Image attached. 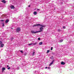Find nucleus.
Listing matches in <instances>:
<instances>
[{
	"label": "nucleus",
	"instance_id": "nucleus-1",
	"mask_svg": "<svg viewBox=\"0 0 74 74\" xmlns=\"http://www.w3.org/2000/svg\"><path fill=\"white\" fill-rule=\"evenodd\" d=\"M41 26L42 27H45V25H41L40 24H37L33 25V26Z\"/></svg>",
	"mask_w": 74,
	"mask_h": 74
},
{
	"label": "nucleus",
	"instance_id": "nucleus-2",
	"mask_svg": "<svg viewBox=\"0 0 74 74\" xmlns=\"http://www.w3.org/2000/svg\"><path fill=\"white\" fill-rule=\"evenodd\" d=\"M39 29L40 30L38 31H37L38 33V32L41 33V32H42L43 29H44V28L41 27H40V28H39Z\"/></svg>",
	"mask_w": 74,
	"mask_h": 74
},
{
	"label": "nucleus",
	"instance_id": "nucleus-3",
	"mask_svg": "<svg viewBox=\"0 0 74 74\" xmlns=\"http://www.w3.org/2000/svg\"><path fill=\"white\" fill-rule=\"evenodd\" d=\"M21 28L18 27H17L16 29V32H18V33H19V31H21Z\"/></svg>",
	"mask_w": 74,
	"mask_h": 74
},
{
	"label": "nucleus",
	"instance_id": "nucleus-4",
	"mask_svg": "<svg viewBox=\"0 0 74 74\" xmlns=\"http://www.w3.org/2000/svg\"><path fill=\"white\" fill-rule=\"evenodd\" d=\"M38 44V42H36L34 43H31L30 44H28L29 45H33V44L34 45H36V44Z\"/></svg>",
	"mask_w": 74,
	"mask_h": 74
},
{
	"label": "nucleus",
	"instance_id": "nucleus-5",
	"mask_svg": "<svg viewBox=\"0 0 74 74\" xmlns=\"http://www.w3.org/2000/svg\"><path fill=\"white\" fill-rule=\"evenodd\" d=\"M31 32L32 34H35V33H38V31H36V32H34L33 31H31Z\"/></svg>",
	"mask_w": 74,
	"mask_h": 74
},
{
	"label": "nucleus",
	"instance_id": "nucleus-6",
	"mask_svg": "<svg viewBox=\"0 0 74 74\" xmlns=\"http://www.w3.org/2000/svg\"><path fill=\"white\" fill-rule=\"evenodd\" d=\"M10 8H11V9H14V8H15V7H14V6L12 5L10 6Z\"/></svg>",
	"mask_w": 74,
	"mask_h": 74
},
{
	"label": "nucleus",
	"instance_id": "nucleus-7",
	"mask_svg": "<svg viewBox=\"0 0 74 74\" xmlns=\"http://www.w3.org/2000/svg\"><path fill=\"white\" fill-rule=\"evenodd\" d=\"M61 64H62V65H64L65 64H66V63L65 62H62L61 63Z\"/></svg>",
	"mask_w": 74,
	"mask_h": 74
},
{
	"label": "nucleus",
	"instance_id": "nucleus-8",
	"mask_svg": "<svg viewBox=\"0 0 74 74\" xmlns=\"http://www.w3.org/2000/svg\"><path fill=\"white\" fill-rule=\"evenodd\" d=\"M53 62H54V60H53V61H52V62L49 64V66H51L53 63Z\"/></svg>",
	"mask_w": 74,
	"mask_h": 74
},
{
	"label": "nucleus",
	"instance_id": "nucleus-9",
	"mask_svg": "<svg viewBox=\"0 0 74 74\" xmlns=\"http://www.w3.org/2000/svg\"><path fill=\"white\" fill-rule=\"evenodd\" d=\"M1 2H2L3 3H6V1L4 0L1 1Z\"/></svg>",
	"mask_w": 74,
	"mask_h": 74
},
{
	"label": "nucleus",
	"instance_id": "nucleus-10",
	"mask_svg": "<svg viewBox=\"0 0 74 74\" xmlns=\"http://www.w3.org/2000/svg\"><path fill=\"white\" fill-rule=\"evenodd\" d=\"M9 21V20H6L5 21V23H8V22Z\"/></svg>",
	"mask_w": 74,
	"mask_h": 74
},
{
	"label": "nucleus",
	"instance_id": "nucleus-11",
	"mask_svg": "<svg viewBox=\"0 0 74 74\" xmlns=\"http://www.w3.org/2000/svg\"><path fill=\"white\" fill-rule=\"evenodd\" d=\"M39 44L40 45H42V42H39Z\"/></svg>",
	"mask_w": 74,
	"mask_h": 74
},
{
	"label": "nucleus",
	"instance_id": "nucleus-12",
	"mask_svg": "<svg viewBox=\"0 0 74 74\" xmlns=\"http://www.w3.org/2000/svg\"><path fill=\"white\" fill-rule=\"evenodd\" d=\"M34 15H36L37 14V12H34Z\"/></svg>",
	"mask_w": 74,
	"mask_h": 74
},
{
	"label": "nucleus",
	"instance_id": "nucleus-13",
	"mask_svg": "<svg viewBox=\"0 0 74 74\" xmlns=\"http://www.w3.org/2000/svg\"><path fill=\"white\" fill-rule=\"evenodd\" d=\"M4 46V44H1V47H3Z\"/></svg>",
	"mask_w": 74,
	"mask_h": 74
},
{
	"label": "nucleus",
	"instance_id": "nucleus-14",
	"mask_svg": "<svg viewBox=\"0 0 74 74\" xmlns=\"http://www.w3.org/2000/svg\"><path fill=\"white\" fill-rule=\"evenodd\" d=\"M13 39H14V38H13V37H12L11 38V41H12Z\"/></svg>",
	"mask_w": 74,
	"mask_h": 74
},
{
	"label": "nucleus",
	"instance_id": "nucleus-15",
	"mask_svg": "<svg viewBox=\"0 0 74 74\" xmlns=\"http://www.w3.org/2000/svg\"><path fill=\"white\" fill-rule=\"evenodd\" d=\"M63 40H61L60 41V42H63Z\"/></svg>",
	"mask_w": 74,
	"mask_h": 74
},
{
	"label": "nucleus",
	"instance_id": "nucleus-16",
	"mask_svg": "<svg viewBox=\"0 0 74 74\" xmlns=\"http://www.w3.org/2000/svg\"><path fill=\"white\" fill-rule=\"evenodd\" d=\"M5 68H3V67L2 68V70L3 71H4V70H5Z\"/></svg>",
	"mask_w": 74,
	"mask_h": 74
},
{
	"label": "nucleus",
	"instance_id": "nucleus-17",
	"mask_svg": "<svg viewBox=\"0 0 74 74\" xmlns=\"http://www.w3.org/2000/svg\"><path fill=\"white\" fill-rule=\"evenodd\" d=\"M40 9H37V11H38V12H39V11H40Z\"/></svg>",
	"mask_w": 74,
	"mask_h": 74
},
{
	"label": "nucleus",
	"instance_id": "nucleus-18",
	"mask_svg": "<svg viewBox=\"0 0 74 74\" xmlns=\"http://www.w3.org/2000/svg\"><path fill=\"white\" fill-rule=\"evenodd\" d=\"M50 51L49 50H47V53H49V52Z\"/></svg>",
	"mask_w": 74,
	"mask_h": 74
},
{
	"label": "nucleus",
	"instance_id": "nucleus-19",
	"mask_svg": "<svg viewBox=\"0 0 74 74\" xmlns=\"http://www.w3.org/2000/svg\"><path fill=\"white\" fill-rule=\"evenodd\" d=\"M35 53L34 52H33V54H32V56H34V54Z\"/></svg>",
	"mask_w": 74,
	"mask_h": 74
},
{
	"label": "nucleus",
	"instance_id": "nucleus-20",
	"mask_svg": "<svg viewBox=\"0 0 74 74\" xmlns=\"http://www.w3.org/2000/svg\"><path fill=\"white\" fill-rule=\"evenodd\" d=\"M2 24H3L2 26L3 27H4V23H3Z\"/></svg>",
	"mask_w": 74,
	"mask_h": 74
},
{
	"label": "nucleus",
	"instance_id": "nucleus-21",
	"mask_svg": "<svg viewBox=\"0 0 74 74\" xmlns=\"http://www.w3.org/2000/svg\"><path fill=\"white\" fill-rule=\"evenodd\" d=\"M10 68H11V67H9L7 68V69H8V70H10Z\"/></svg>",
	"mask_w": 74,
	"mask_h": 74
},
{
	"label": "nucleus",
	"instance_id": "nucleus-22",
	"mask_svg": "<svg viewBox=\"0 0 74 74\" xmlns=\"http://www.w3.org/2000/svg\"><path fill=\"white\" fill-rule=\"evenodd\" d=\"M1 44H2V42H1V41H0V45H1Z\"/></svg>",
	"mask_w": 74,
	"mask_h": 74
},
{
	"label": "nucleus",
	"instance_id": "nucleus-23",
	"mask_svg": "<svg viewBox=\"0 0 74 74\" xmlns=\"http://www.w3.org/2000/svg\"><path fill=\"white\" fill-rule=\"evenodd\" d=\"M4 20H0V21H1V22H4Z\"/></svg>",
	"mask_w": 74,
	"mask_h": 74
},
{
	"label": "nucleus",
	"instance_id": "nucleus-24",
	"mask_svg": "<svg viewBox=\"0 0 74 74\" xmlns=\"http://www.w3.org/2000/svg\"><path fill=\"white\" fill-rule=\"evenodd\" d=\"M20 52H21L22 53H23V51H20Z\"/></svg>",
	"mask_w": 74,
	"mask_h": 74
},
{
	"label": "nucleus",
	"instance_id": "nucleus-25",
	"mask_svg": "<svg viewBox=\"0 0 74 74\" xmlns=\"http://www.w3.org/2000/svg\"><path fill=\"white\" fill-rule=\"evenodd\" d=\"M63 29H65V28H66V27L65 26H63Z\"/></svg>",
	"mask_w": 74,
	"mask_h": 74
},
{
	"label": "nucleus",
	"instance_id": "nucleus-26",
	"mask_svg": "<svg viewBox=\"0 0 74 74\" xmlns=\"http://www.w3.org/2000/svg\"><path fill=\"white\" fill-rule=\"evenodd\" d=\"M58 32H60V29H58Z\"/></svg>",
	"mask_w": 74,
	"mask_h": 74
},
{
	"label": "nucleus",
	"instance_id": "nucleus-27",
	"mask_svg": "<svg viewBox=\"0 0 74 74\" xmlns=\"http://www.w3.org/2000/svg\"><path fill=\"white\" fill-rule=\"evenodd\" d=\"M52 49H53V47H51V50L52 51Z\"/></svg>",
	"mask_w": 74,
	"mask_h": 74
},
{
	"label": "nucleus",
	"instance_id": "nucleus-28",
	"mask_svg": "<svg viewBox=\"0 0 74 74\" xmlns=\"http://www.w3.org/2000/svg\"><path fill=\"white\" fill-rule=\"evenodd\" d=\"M40 40V38H38V40Z\"/></svg>",
	"mask_w": 74,
	"mask_h": 74
},
{
	"label": "nucleus",
	"instance_id": "nucleus-29",
	"mask_svg": "<svg viewBox=\"0 0 74 74\" xmlns=\"http://www.w3.org/2000/svg\"><path fill=\"white\" fill-rule=\"evenodd\" d=\"M48 69H50V67H48Z\"/></svg>",
	"mask_w": 74,
	"mask_h": 74
},
{
	"label": "nucleus",
	"instance_id": "nucleus-30",
	"mask_svg": "<svg viewBox=\"0 0 74 74\" xmlns=\"http://www.w3.org/2000/svg\"><path fill=\"white\" fill-rule=\"evenodd\" d=\"M17 69H18V70H19V67H17Z\"/></svg>",
	"mask_w": 74,
	"mask_h": 74
},
{
	"label": "nucleus",
	"instance_id": "nucleus-31",
	"mask_svg": "<svg viewBox=\"0 0 74 74\" xmlns=\"http://www.w3.org/2000/svg\"><path fill=\"white\" fill-rule=\"evenodd\" d=\"M45 69H47V67H45Z\"/></svg>",
	"mask_w": 74,
	"mask_h": 74
},
{
	"label": "nucleus",
	"instance_id": "nucleus-32",
	"mask_svg": "<svg viewBox=\"0 0 74 74\" xmlns=\"http://www.w3.org/2000/svg\"><path fill=\"white\" fill-rule=\"evenodd\" d=\"M9 67V65H7V67Z\"/></svg>",
	"mask_w": 74,
	"mask_h": 74
},
{
	"label": "nucleus",
	"instance_id": "nucleus-33",
	"mask_svg": "<svg viewBox=\"0 0 74 74\" xmlns=\"http://www.w3.org/2000/svg\"><path fill=\"white\" fill-rule=\"evenodd\" d=\"M28 7H30V5H29Z\"/></svg>",
	"mask_w": 74,
	"mask_h": 74
}]
</instances>
